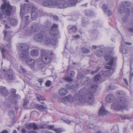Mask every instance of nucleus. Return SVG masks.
<instances>
[{"label":"nucleus","mask_w":133,"mask_h":133,"mask_svg":"<svg viewBox=\"0 0 133 133\" xmlns=\"http://www.w3.org/2000/svg\"><path fill=\"white\" fill-rule=\"evenodd\" d=\"M36 108L38 110L41 111H43V110L46 109V107L42 105H36Z\"/></svg>","instance_id":"nucleus-28"},{"label":"nucleus","mask_w":133,"mask_h":133,"mask_svg":"<svg viewBox=\"0 0 133 133\" xmlns=\"http://www.w3.org/2000/svg\"><path fill=\"white\" fill-rule=\"evenodd\" d=\"M54 126L53 125H50L49 127V128L50 129H52L53 128Z\"/></svg>","instance_id":"nucleus-61"},{"label":"nucleus","mask_w":133,"mask_h":133,"mask_svg":"<svg viewBox=\"0 0 133 133\" xmlns=\"http://www.w3.org/2000/svg\"><path fill=\"white\" fill-rule=\"evenodd\" d=\"M130 26V27L128 28V30L130 32H133V23H131Z\"/></svg>","instance_id":"nucleus-39"},{"label":"nucleus","mask_w":133,"mask_h":133,"mask_svg":"<svg viewBox=\"0 0 133 133\" xmlns=\"http://www.w3.org/2000/svg\"><path fill=\"white\" fill-rule=\"evenodd\" d=\"M20 68L21 71H22V72H23V73H26V71L25 70L24 68H23L22 66H20Z\"/></svg>","instance_id":"nucleus-50"},{"label":"nucleus","mask_w":133,"mask_h":133,"mask_svg":"<svg viewBox=\"0 0 133 133\" xmlns=\"http://www.w3.org/2000/svg\"><path fill=\"white\" fill-rule=\"evenodd\" d=\"M42 2V4L45 6L50 8L54 6H57L59 8L62 9L69 7L67 1L64 0L59 2H55L54 0H38Z\"/></svg>","instance_id":"nucleus-3"},{"label":"nucleus","mask_w":133,"mask_h":133,"mask_svg":"<svg viewBox=\"0 0 133 133\" xmlns=\"http://www.w3.org/2000/svg\"><path fill=\"white\" fill-rule=\"evenodd\" d=\"M67 1L69 7L75 6L77 2V0H67Z\"/></svg>","instance_id":"nucleus-24"},{"label":"nucleus","mask_w":133,"mask_h":133,"mask_svg":"<svg viewBox=\"0 0 133 133\" xmlns=\"http://www.w3.org/2000/svg\"><path fill=\"white\" fill-rule=\"evenodd\" d=\"M29 56L28 55V58L24 60H26V62L30 66L31 68L33 70H34V65L35 63V60L33 59H29Z\"/></svg>","instance_id":"nucleus-12"},{"label":"nucleus","mask_w":133,"mask_h":133,"mask_svg":"<svg viewBox=\"0 0 133 133\" xmlns=\"http://www.w3.org/2000/svg\"><path fill=\"white\" fill-rule=\"evenodd\" d=\"M77 30V28L75 26H73L69 29V32L71 33L75 32Z\"/></svg>","instance_id":"nucleus-31"},{"label":"nucleus","mask_w":133,"mask_h":133,"mask_svg":"<svg viewBox=\"0 0 133 133\" xmlns=\"http://www.w3.org/2000/svg\"><path fill=\"white\" fill-rule=\"evenodd\" d=\"M108 114V111L105 110L104 107L103 105H102L101 108L99 109V114L105 115H107Z\"/></svg>","instance_id":"nucleus-18"},{"label":"nucleus","mask_w":133,"mask_h":133,"mask_svg":"<svg viewBox=\"0 0 133 133\" xmlns=\"http://www.w3.org/2000/svg\"><path fill=\"white\" fill-rule=\"evenodd\" d=\"M3 3L1 6V9L3 13L5 15H8V3L6 2L5 0H3Z\"/></svg>","instance_id":"nucleus-11"},{"label":"nucleus","mask_w":133,"mask_h":133,"mask_svg":"<svg viewBox=\"0 0 133 133\" xmlns=\"http://www.w3.org/2000/svg\"><path fill=\"white\" fill-rule=\"evenodd\" d=\"M63 121L65 123H66L68 124H69L71 123V121L69 120H64Z\"/></svg>","instance_id":"nucleus-52"},{"label":"nucleus","mask_w":133,"mask_h":133,"mask_svg":"<svg viewBox=\"0 0 133 133\" xmlns=\"http://www.w3.org/2000/svg\"><path fill=\"white\" fill-rule=\"evenodd\" d=\"M8 132L7 130H5L1 132L0 133H8Z\"/></svg>","instance_id":"nucleus-60"},{"label":"nucleus","mask_w":133,"mask_h":133,"mask_svg":"<svg viewBox=\"0 0 133 133\" xmlns=\"http://www.w3.org/2000/svg\"><path fill=\"white\" fill-rule=\"evenodd\" d=\"M10 22L11 24L14 25L17 24V21L15 19L13 18L10 20Z\"/></svg>","instance_id":"nucleus-33"},{"label":"nucleus","mask_w":133,"mask_h":133,"mask_svg":"<svg viewBox=\"0 0 133 133\" xmlns=\"http://www.w3.org/2000/svg\"><path fill=\"white\" fill-rule=\"evenodd\" d=\"M39 54V51L37 49H33L30 52V54L32 56H38Z\"/></svg>","instance_id":"nucleus-23"},{"label":"nucleus","mask_w":133,"mask_h":133,"mask_svg":"<svg viewBox=\"0 0 133 133\" xmlns=\"http://www.w3.org/2000/svg\"><path fill=\"white\" fill-rule=\"evenodd\" d=\"M22 133H25L26 132V130L24 129H23L22 130Z\"/></svg>","instance_id":"nucleus-59"},{"label":"nucleus","mask_w":133,"mask_h":133,"mask_svg":"<svg viewBox=\"0 0 133 133\" xmlns=\"http://www.w3.org/2000/svg\"><path fill=\"white\" fill-rule=\"evenodd\" d=\"M88 22L86 20H83L82 21V24L84 26H85V25L88 24Z\"/></svg>","instance_id":"nucleus-46"},{"label":"nucleus","mask_w":133,"mask_h":133,"mask_svg":"<svg viewBox=\"0 0 133 133\" xmlns=\"http://www.w3.org/2000/svg\"><path fill=\"white\" fill-rule=\"evenodd\" d=\"M3 33L4 34V40L5 41H8V32L6 30H5L3 32Z\"/></svg>","instance_id":"nucleus-30"},{"label":"nucleus","mask_w":133,"mask_h":133,"mask_svg":"<svg viewBox=\"0 0 133 133\" xmlns=\"http://www.w3.org/2000/svg\"><path fill=\"white\" fill-rule=\"evenodd\" d=\"M0 49L2 52L3 58L4 59H5L6 56L5 55V54L6 53V51L3 48H1Z\"/></svg>","instance_id":"nucleus-35"},{"label":"nucleus","mask_w":133,"mask_h":133,"mask_svg":"<svg viewBox=\"0 0 133 133\" xmlns=\"http://www.w3.org/2000/svg\"><path fill=\"white\" fill-rule=\"evenodd\" d=\"M63 79L68 82H71L72 80L71 78L68 77L64 78Z\"/></svg>","instance_id":"nucleus-44"},{"label":"nucleus","mask_w":133,"mask_h":133,"mask_svg":"<svg viewBox=\"0 0 133 133\" xmlns=\"http://www.w3.org/2000/svg\"><path fill=\"white\" fill-rule=\"evenodd\" d=\"M15 78V75L14 74L12 70L11 69H9V79L13 80Z\"/></svg>","instance_id":"nucleus-26"},{"label":"nucleus","mask_w":133,"mask_h":133,"mask_svg":"<svg viewBox=\"0 0 133 133\" xmlns=\"http://www.w3.org/2000/svg\"><path fill=\"white\" fill-rule=\"evenodd\" d=\"M94 128V126L92 124H90L88 126L87 128L89 129H92Z\"/></svg>","instance_id":"nucleus-47"},{"label":"nucleus","mask_w":133,"mask_h":133,"mask_svg":"<svg viewBox=\"0 0 133 133\" xmlns=\"http://www.w3.org/2000/svg\"><path fill=\"white\" fill-rule=\"evenodd\" d=\"M39 28L38 25L36 23L33 24L31 26L29 31L26 32L25 34L26 36H30L31 34L38 31Z\"/></svg>","instance_id":"nucleus-9"},{"label":"nucleus","mask_w":133,"mask_h":133,"mask_svg":"<svg viewBox=\"0 0 133 133\" xmlns=\"http://www.w3.org/2000/svg\"><path fill=\"white\" fill-rule=\"evenodd\" d=\"M10 35V36H12L14 35V33L11 31L9 32V35Z\"/></svg>","instance_id":"nucleus-57"},{"label":"nucleus","mask_w":133,"mask_h":133,"mask_svg":"<svg viewBox=\"0 0 133 133\" xmlns=\"http://www.w3.org/2000/svg\"><path fill=\"white\" fill-rule=\"evenodd\" d=\"M126 8H125L124 6H120L118 8L117 10L118 12L120 14H122L124 12V11L125 12V9Z\"/></svg>","instance_id":"nucleus-27"},{"label":"nucleus","mask_w":133,"mask_h":133,"mask_svg":"<svg viewBox=\"0 0 133 133\" xmlns=\"http://www.w3.org/2000/svg\"><path fill=\"white\" fill-rule=\"evenodd\" d=\"M26 6L27 7L32 8V12L31 14V17L32 19H35L37 17L38 14L37 11H36L35 7L31 6L30 4H22L21 5L20 15L21 17H22L24 14L25 7Z\"/></svg>","instance_id":"nucleus-5"},{"label":"nucleus","mask_w":133,"mask_h":133,"mask_svg":"<svg viewBox=\"0 0 133 133\" xmlns=\"http://www.w3.org/2000/svg\"><path fill=\"white\" fill-rule=\"evenodd\" d=\"M28 45L25 44H21L18 46V48L23 51L19 55V58L22 60H24L28 58L29 52L28 51L29 49Z\"/></svg>","instance_id":"nucleus-6"},{"label":"nucleus","mask_w":133,"mask_h":133,"mask_svg":"<svg viewBox=\"0 0 133 133\" xmlns=\"http://www.w3.org/2000/svg\"><path fill=\"white\" fill-rule=\"evenodd\" d=\"M114 99V97L112 95L110 94L108 95L106 97V101L109 102H112Z\"/></svg>","instance_id":"nucleus-25"},{"label":"nucleus","mask_w":133,"mask_h":133,"mask_svg":"<svg viewBox=\"0 0 133 133\" xmlns=\"http://www.w3.org/2000/svg\"><path fill=\"white\" fill-rule=\"evenodd\" d=\"M123 79V80L125 82V83L127 85H128V82L127 80L125 78H124Z\"/></svg>","instance_id":"nucleus-55"},{"label":"nucleus","mask_w":133,"mask_h":133,"mask_svg":"<svg viewBox=\"0 0 133 133\" xmlns=\"http://www.w3.org/2000/svg\"><path fill=\"white\" fill-rule=\"evenodd\" d=\"M36 97L37 99V100L38 101H40L41 100L43 101L45 99V98L43 96L37 94Z\"/></svg>","instance_id":"nucleus-29"},{"label":"nucleus","mask_w":133,"mask_h":133,"mask_svg":"<svg viewBox=\"0 0 133 133\" xmlns=\"http://www.w3.org/2000/svg\"><path fill=\"white\" fill-rule=\"evenodd\" d=\"M16 11V7L11 5L9 4V16L13 15L15 12Z\"/></svg>","instance_id":"nucleus-19"},{"label":"nucleus","mask_w":133,"mask_h":133,"mask_svg":"<svg viewBox=\"0 0 133 133\" xmlns=\"http://www.w3.org/2000/svg\"><path fill=\"white\" fill-rule=\"evenodd\" d=\"M16 92V90L14 89H12L10 91V95L13 98V99H11L10 101L13 104L16 103L17 100L20 98L19 95L15 94Z\"/></svg>","instance_id":"nucleus-10"},{"label":"nucleus","mask_w":133,"mask_h":133,"mask_svg":"<svg viewBox=\"0 0 133 133\" xmlns=\"http://www.w3.org/2000/svg\"><path fill=\"white\" fill-rule=\"evenodd\" d=\"M97 87V85H92L91 87L88 89L87 93H86L85 95L82 94H85V89H81L79 92V94L78 95H76L73 98L70 95L63 98L61 100H59L60 102H68L70 103L74 102L75 103L78 102L83 103L85 101V98H88V102L90 103H92L94 101L93 98V94L96 91Z\"/></svg>","instance_id":"nucleus-1"},{"label":"nucleus","mask_w":133,"mask_h":133,"mask_svg":"<svg viewBox=\"0 0 133 133\" xmlns=\"http://www.w3.org/2000/svg\"><path fill=\"white\" fill-rule=\"evenodd\" d=\"M81 51L82 53H88L90 52V50L85 48H83L81 49Z\"/></svg>","instance_id":"nucleus-34"},{"label":"nucleus","mask_w":133,"mask_h":133,"mask_svg":"<svg viewBox=\"0 0 133 133\" xmlns=\"http://www.w3.org/2000/svg\"><path fill=\"white\" fill-rule=\"evenodd\" d=\"M68 92V91L67 89L62 88L60 89L59 90V95L61 96H64L66 95Z\"/></svg>","instance_id":"nucleus-22"},{"label":"nucleus","mask_w":133,"mask_h":133,"mask_svg":"<svg viewBox=\"0 0 133 133\" xmlns=\"http://www.w3.org/2000/svg\"><path fill=\"white\" fill-rule=\"evenodd\" d=\"M38 81L39 83H42L43 81V80L42 79H39L38 80Z\"/></svg>","instance_id":"nucleus-58"},{"label":"nucleus","mask_w":133,"mask_h":133,"mask_svg":"<svg viewBox=\"0 0 133 133\" xmlns=\"http://www.w3.org/2000/svg\"><path fill=\"white\" fill-rule=\"evenodd\" d=\"M53 18L55 20H58L59 19L58 17L57 16H53Z\"/></svg>","instance_id":"nucleus-56"},{"label":"nucleus","mask_w":133,"mask_h":133,"mask_svg":"<svg viewBox=\"0 0 133 133\" xmlns=\"http://www.w3.org/2000/svg\"><path fill=\"white\" fill-rule=\"evenodd\" d=\"M41 52L42 62L45 64L49 63L51 60L50 56L44 49H41Z\"/></svg>","instance_id":"nucleus-8"},{"label":"nucleus","mask_w":133,"mask_h":133,"mask_svg":"<svg viewBox=\"0 0 133 133\" xmlns=\"http://www.w3.org/2000/svg\"><path fill=\"white\" fill-rule=\"evenodd\" d=\"M123 5L126 6H129L130 5V3L129 2H124L123 3Z\"/></svg>","instance_id":"nucleus-42"},{"label":"nucleus","mask_w":133,"mask_h":133,"mask_svg":"<svg viewBox=\"0 0 133 133\" xmlns=\"http://www.w3.org/2000/svg\"><path fill=\"white\" fill-rule=\"evenodd\" d=\"M51 82L49 81H47L45 83V85L47 87H49L50 85Z\"/></svg>","instance_id":"nucleus-48"},{"label":"nucleus","mask_w":133,"mask_h":133,"mask_svg":"<svg viewBox=\"0 0 133 133\" xmlns=\"http://www.w3.org/2000/svg\"><path fill=\"white\" fill-rule=\"evenodd\" d=\"M99 67L97 68L96 70L91 71V73L92 74H94L99 71Z\"/></svg>","instance_id":"nucleus-45"},{"label":"nucleus","mask_w":133,"mask_h":133,"mask_svg":"<svg viewBox=\"0 0 133 133\" xmlns=\"http://www.w3.org/2000/svg\"><path fill=\"white\" fill-rule=\"evenodd\" d=\"M70 74L71 77H73L75 75V72L74 71H71L70 72Z\"/></svg>","instance_id":"nucleus-49"},{"label":"nucleus","mask_w":133,"mask_h":133,"mask_svg":"<svg viewBox=\"0 0 133 133\" xmlns=\"http://www.w3.org/2000/svg\"><path fill=\"white\" fill-rule=\"evenodd\" d=\"M127 104V102L125 98L121 97L118 102L114 103L111 105V107L116 109L120 110L125 108Z\"/></svg>","instance_id":"nucleus-7"},{"label":"nucleus","mask_w":133,"mask_h":133,"mask_svg":"<svg viewBox=\"0 0 133 133\" xmlns=\"http://www.w3.org/2000/svg\"><path fill=\"white\" fill-rule=\"evenodd\" d=\"M101 77L100 74H97L94 77V79L95 81H97L100 80Z\"/></svg>","instance_id":"nucleus-37"},{"label":"nucleus","mask_w":133,"mask_h":133,"mask_svg":"<svg viewBox=\"0 0 133 133\" xmlns=\"http://www.w3.org/2000/svg\"><path fill=\"white\" fill-rule=\"evenodd\" d=\"M54 130L56 133H61L62 132L61 129H55Z\"/></svg>","instance_id":"nucleus-41"},{"label":"nucleus","mask_w":133,"mask_h":133,"mask_svg":"<svg viewBox=\"0 0 133 133\" xmlns=\"http://www.w3.org/2000/svg\"><path fill=\"white\" fill-rule=\"evenodd\" d=\"M102 8L105 14L106 15H107L109 16H111L112 15L111 12L109 10L106 5H103V6Z\"/></svg>","instance_id":"nucleus-17"},{"label":"nucleus","mask_w":133,"mask_h":133,"mask_svg":"<svg viewBox=\"0 0 133 133\" xmlns=\"http://www.w3.org/2000/svg\"><path fill=\"white\" fill-rule=\"evenodd\" d=\"M39 67L41 69H42L44 67V65H41V64H39Z\"/></svg>","instance_id":"nucleus-63"},{"label":"nucleus","mask_w":133,"mask_h":133,"mask_svg":"<svg viewBox=\"0 0 133 133\" xmlns=\"http://www.w3.org/2000/svg\"><path fill=\"white\" fill-rule=\"evenodd\" d=\"M133 76V73H132L131 74L129 77L130 82L132 79V77Z\"/></svg>","instance_id":"nucleus-51"},{"label":"nucleus","mask_w":133,"mask_h":133,"mask_svg":"<svg viewBox=\"0 0 133 133\" xmlns=\"http://www.w3.org/2000/svg\"><path fill=\"white\" fill-rule=\"evenodd\" d=\"M104 57L105 60L108 62L107 63V65L105 66V68L110 70L103 71L101 74L104 77H109L113 73L114 69L112 66L114 62L116 60L117 58L116 57L113 56L111 53L106 54Z\"/></svg>","instance_id":"nucleus-2"},{"label":"nucleus","mask_w":133,"mask_h":133,"mask_svg":"<svg viewBox=\"0 0 133 133\" xmlns=\"http://www.w3.org/2000/svg\"><path fill=\"white\" fill-rule=\"evenodd\" d=\"M125 13L127 16L124 17L123 19V21L126 22L128 20V17L130 15V11L128 8H126L125 9Z\"/></svg>","instance_id":"nucleus-21"},{"label":"nucleus","mask_w":133,"mask_h":133,"mask_svg":"<svg viewBox=\"0 0 133 133\" xmlns=\"http://www.w3.org/2000/svg\"><path fill=\"white\" fill-rule=\"evenodd\" d=\"M29 101L27 99H24V101L23 107L25 109H26V106L29 103Z\"/></svg>","instance_id":"nucleus-32"},{"label":"nucleus","mask_w":133,"mask_h":133,"mask_svg":"<svg viewBox=\"0 0 133 133\" xmlns=\"http://www.w3.org/2000/svg\"><path fill=\"white\" fill-rule=\"evenodd\" d=\"M34 38L37 41L39 42H42L44 39V43L46 44H51L55 45L57 43L56 39L55 37L50 38L44 36L41 33L35 35Z\"/></svg>","instance_id":"nucleus-4"},{"label":"nucleus","mask_w":133,"mask_h":133,"mask_svg":"<svg viewBox=\"0 0 133 133\" xmlns=\"http://www.w3.org/2000/svg\"><path fill=\"white\" fill-rule=\"evenodd\" d=\"M25 127L28 129L33 128L34 130H36L38 128L37 126L35 123H30L26 124Z\"/></svg>","instance_id":"nucleus-16"},{"label":"nucleus","mask_w":133,"mask_h":133,"mask_svg":"<svg viewBox=\"0 0 133 133\" xmlns=\"http://www.w3.org/2000/svg\"><path fill=\"white\" fill-rule=\"evenodd\" d=\"M29 17V16H25L24 18V19H23V20L25 21V23L26 25L28 24L29 23V22L28 20V18Z\"/></svg>","instance_id":"nucleus-38"},{"label":"nucleus","mask_w":133,"mask_h":133,"mask_svg":"<svg viewBox=\"0 0 133 133\" xmlns=\"http://www.w3.org/2000/svg\"><path fill=\"white\" fill-rule=\"evenodd\" d=\"M48 127V126L46 124H44L43 125L42 127V128H46Z\"/></svg>","instance_id":"nucleus-53"},{"label":"nucleus","mask_w":133,"mask_h":133,"mask_svg":"<svg viewBox=\"0 0 133 133\" xmlns=\"http://www.w3.org/2000/svg\"><path fill=\"white\" fill-rule=\"evenodd\" d=\"M6 97L8 95V91L6 88L2 86H0V94Z\"/></svg>","instance_id":"nucleus-14"},{"label":"nucleus","mask_w":133,"mask_h":133,"mask_svg":"<svg viewBox=\"0 0 133 133\" xmlns=\"http://www.w3.org/2000/svg\"><path fill=\"white\" fill-rule=\"evenodd\" d=\"M9 114L10 115V116L11 118L14 117V113L13 111H11V112H9Z\"/></svg>","instance_id":"nucleus-43"},{"label":"nucleus","mask_w":133,"mask_h":133,"mask_svg":"<svg viewBox=\"0 0 133 133\" xmlns=\"http://www.w3.org/2000/svg\"><path fill=\"white\" fill-rule=\"evenodd\" d=\"M103 53L102 51L100 50L97 51L96 53V55L98 57H101L103 55Z\"/></svg>","instance_id":"nucleus-36"},{"label":"nucleus","mask_w":133,"mask_h":133,"mask_svg":"<svg viewBox=\"0 0 133 133\" xmlns=\"http://www.w3.org/2000/svg\"><path fill=\"white\" fill-rule=\"evenodd\" d=\"M57 27V25L56 24H54L51 28L50 32V34L52 35H57L58 33V32L56 28Z\"/></svg>","instance_id":"nucleus-13"},{"label":"nucleus","mask_w":133,"mask_h":133,"mask_svg":"<svg viewBox=\"0 0 133 133\" xmlns=\"http://www.w3.org/2000/svg\"><path fill=\"white\" fill-rule=\"evenodd\" d=\"M82 73L80 72L79 73V74H78L77 76V78L78 79H79L81 77V74Z\"/></svg>","instance_id":"nucleus-54"},{"label":"nucleus","mask_w":133,"mask_h":133,"mask_svg":"<svg viewBox=\"0 0 133 133\" xmlns=\"http://www.w3.org/2000/svg\"><path fill=\"white\" fill-rule=\"evenodd\" d=\"M1 74L0 77L2 79H6L8 78V70L2 69L1 70Z\"/></svg>","instance_id":"nucleus-15"},{"label":"nucleus","mask_w":133,"mask_h":133,"mask_svg":"<svg viewBox=\"0 0 133 133\" xmlns=\"http://www.w3.org/2000/svg\"><path fill=\"white\" fill-rule=\"evenodd\" d=\"M28 133H37V132L35 131H32L29 132Z\"/></svg>","instance_id":"nucleus-64"},{"label":"nucleus","mask_w":133,"mask_h":133,"mask_svg":"<svg viewBox=\"0 0 133 133\" xmlns=\"http://www.w3.org/2000/svg\"><path fill=\"white\" fill-rule=\"evenodd\" d=\"M2 23L5 25V27L6 29H8V26L7 25V22L5 20H4L2 22Z\"/></svg>","instance_id":"nucleus-40"},{"label":"nucleus","mask_w":133,"mask_h":133,"mask_svg":"<svg viewBox=\"0 0 133 133\" xmlns=\"http://www.w3.org/2000/svg\"><path fill=\"white\" fill-rule=\"evenodd\" d=\"M90 81V79L85 77L81 79V83L82 85H86Z\"/></svg>","instance_id":"nucleus-20"},{"label":"nucleus","mask_w":133,"mask_h":133,"mask_svg":"<svg viewBox=\"0 0 133 133\" xmlns=\"http://www.w3.org/2000/svg\"><path fill=\"white\" fill-rule=\"evenodd\" d=\"M74 37L75 38H78L79 37V36L78 35H77L74 36Z\"/></svg>","instance_id":"nucleus-62"}]
</instances>
